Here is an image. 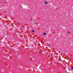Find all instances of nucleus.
Listing matches in <instances>:
<instances>
[{
    "mask_svg": "<svg viewBox=\"0 0 73 73\" xmlns=\"http://www.w3.org/2000/svg\"><path fill=\"white\" fill-rule=\"evenodd\" d=\"M67 33H69V34H70V31H68L67 32Z\"/></svg>",
    "mask_w": 73,
    "mask_h": 73,
    "instance_id": "obj_4",
    "label": "nucleus"
},
{
    "mask_svg": "<svg viewBox=\"0 0 73 73\" xmlns=\"http://www.w3.org/2000/svg\"><path fill=\"white\" fill-rule=\"evenodd\" d=\"M73 67H72L71 68V70H73Z\"/></svg>",
    "mask_w": 73,
    "mask_h": 73,
    "instance_id": "obj_3",
    "label": "nucleus"
},
{
    "mask_svg": "<svg viewBox=\"0 0 73 73\" xmlns=\"http://www.w3.org/2000/svg\"><path fill=\"white\" fill-rule=\"evenodd\" d=\"M44 3L46 4H48V2H47L44 1Z\"/></svg>",
    "mask_w": 73,
    "mask_h": 73,
    "instance_id": "obj_1",
    "label": "nucleus"
},
{
    "mask_svg": "<svg viewBox=\"0 0 73 73\" xmlns=\"http://www.w3.org/2000/svg\"><path fill=\"white\" fill-rule=\"evenodd\" d=\"M34 23V24H36V23Z\"/></svg>",
    "mask_w": 73,
    "mask_h": 73,
    "instance_id": "obj_6",
    "label": "nucleus"
},
{
    "mask_svg": "<svg viewBox=\"0 0 73 73\" xmlns=\"http://www.w3.org/2000/svg\"><path fill=\"white\" fill-rule=\"evenodd\" d=\"M43 35H46V33H43Z\"/></svg>",
    "mask_w": 73,
    "mask_h": 73,
    "instance_id": "obj_5",
    "label": "nucleus"
},
{
    "mask_svg": "<svg viewBox=\"0 0 73 73\" xmlns=\"http://www.w3.org/2000/svg\"><path fill=\"white\" fill-rule=\"evenodd\" d=\"M35 31L34 30H32V32H33V33H35Z\"/></svg>",
    "mask_w": 73,
    "mask_h": 73,
    "instance_id": "obj_2",
    "label": "nucleus"
},
{
    "mask_svg": "<svg viewBox=\"0 0 73 73\" xmlns=\"http://www.w3.org/2000/svg\"><path fill=\"white\" fill-rule=\"evenodd\" d=\"M72 1H73V0H72Z\"/></svg>",
    "mask_w": 73,
    "mask_h": 73,
    "instance_id": "obj_7",
    "label": "nucleus"
}]
</instances>
